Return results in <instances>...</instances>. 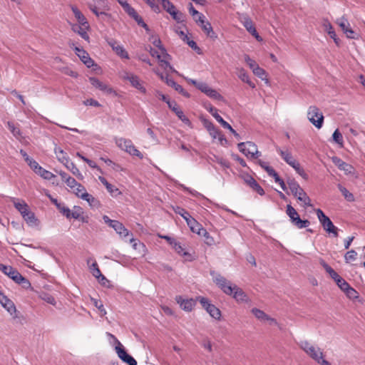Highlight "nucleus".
Wrapping results in <instances>:
<instances>
[{"label": "nucleus", "instance_id": "obj_1", "mask_svg": "<svg viewBox=\"0 0 365 365\" xmlns=\"http://www.w3.org/2000/svg\"><path fill=\"white\" fill-rule=\"evenodd\" d=\"M210 275L212 277L213 282L225 294L232 296L237 302H246L247 300V294L241 288L232 284L220 274L211 271Z\"/></svg>", "mask_w": 365, "mask_h": 365}, {"label": "nucleus", "instance_id": "obj_2", "mask_svg": "<svg viewBox=\"0 0 365 365\" xmlns=\"http://www.w3.org/2000/svg\"><path fill=\"white\" fill-rule=\"evenodd\" d=\"M299 347L313 360L320 365H331V364L324 359L323 351L320 348L311 344L308 341H301L299 343Z\"/></svg>", "mask_w": 365, "mask_h": 365}, {"label": "nucleus", "instance_id": "obj_3", "mask_svg": "<svg viewBox=\"0 0 365 365\" xmlns=\"http://www.w3.org/2000/svg\"><path fill=\"white\" fill-rule=\"evenodd\" d=\"M287 183L291 192L298 200L302 202L306 206L311 205L310 198L294 179L289 178Z\"/></svg>", "mask_w": 365, "mask_h": 365}, {"label": "nucleus", "instance_id": "obj_4", "mask_svg": "<svg viewBox=\"0 0 365 365\" xmlns=\"http://www.w3.org/2000/svg\"><path fill=\"white\" fill-rule=\"evenodd\" d=\"M237 147L239 150L248 158L257 159L262 155V153L258 150L256 144L251 141L240 143H238Z\"/></svg>", "mask_w": 365, "mask_h": 365}, {"label": "nucleus", "instance_id": "obj_5", "mask_svg": "<svg viewBox=\"0 0 365 365\" xmlns=\"http://www.w3.org/2000/svg\"><path fill=\"white\" fill-rule=\"evenodd\" d=\"M316 214L324 230L327 233L331 234L334 237H336L338 236V228L334 226L329 217L321 209H317Z\"/></svg>", "mask_w": 365, "mask_h": 365}, {"label": "nucleus", "instance_id": "obj_6", "mask_svg": "<svg viewBox=\"0 0 365 365\" xmlns=\"http://www.w3.org/2000/svg\"><path fill=\"white\" fill-rule=\"evenodd\" d=\"M68 46L75 51V53L88 68H91L93 66H96V64L94 63V61L89 56L88 52L85 51L82 47L77 46L74 41H70L68 42Z\"/></svg>", "mask_w": 365, "mask_h": 365}, {"label": "nucleus", "instance_id": "obj_7", "mask_svg": "<svg viewBox=\"0 0 365 365\" xmlns=\"http://www.w3.org/2000/svg\"><path fill=\"white\" fill-rule=\"evenodd\" d=\"M115 143L118 147L126 151L129 154L133 156H137L140 159H142L143 158V154L135 148V147L133 145L130 140L123 138H116Z\"/></svg>", "mask_w": 365, "mask_h": 365}, {"label": "nucleus", "instance_id": "obj_8", "mask_svg": "<svg viewBox=\"0 0 365 365\" xmlns=\"http://www.w3.org/2000/svg\"><path fill=\"white\" fill-rule=\"evenodd\" d=\"M108 335L110 337L113 338L117 344V346H115V351L118 354V356L125 363L128 364V365H136L137 361L136 360L129 355L126 351L125 350L123 346L121 344V343L113 336V334L108 333Z\"/></svg>", "mask_w": 365, "mask_h": 365}, {"label": "nucleus", "instance_id": "obj_9", "mask_svg": "<svg viewBox=\"0 0 365 365\" xmlns=\"http://www.w3.org/2000/svg\"><path fill=\"white\" fill-rule=\"evenodd\" d=\"M103 220L105 223L114 229V230L121 237H125L129 235V231L125 226L118 220H110L107 215H103Z\"/></svg>", "mask_w": 365, "mask_h": 365}, {"label": "nucleus", "instance_id": "obj_10", "mask_svg": "<svg viewBox=\"0 0 365 365\" xmlns=\"http://www.w3.org/2000/svg\"><path fill=\"white\" fill-rule=\"evenodd\" d=\"M240 21L245 27L247 31L251 34L257 41H261L262 38L258 34L252 19L247 14H242L240 16Z\"/></svg>", "mask_w": 365, "mask_h": 365}, {"label": "nucleus", "instance_id": "obj_11", "mask_svg": "<svg viewBox=\"0 0 365 365\" xmlns=\"http://www.w3.org/2000/svg\"><path fill=\"white\" fill-rule=\"evenodd\" d=\"M175 301L180 308L185 312H191L196 305V299L192 298L184 299L182 296H176Z\"/></svg>", "mask_w": 365, "mask_h": 365}, {"label": "nucleus", "instance_id": "obj_12", "mask_svg": "<svg viewBox=\"0 0 365 365\" xmlns=\"http://www.w3.org/2000/svg\"><path fill=\"white\" fill-rule=\"evenodd\" d=\"M89 82L93 87L102 91L103 92H104L106 93L115 94V91H113V89L112 88L109 87L108 85L103 83L102 81H101L99 79H98L96 77H90Z\"/></svg>", "mask_w": 365, "mask_h": 365}, {"label": "nucleus", "instance_id": "obj_13", "mask_svg": "<svg viewBox=\"0 0 365 365\" xmlns=\"http://www.w3.org/2000/svg\"><path fill=\"white\" fill-rule=\"evenodd\" d=\"M124 78L129 81L131 85L142 93H146L145 88L142 85L141 81L137 76L132 73H126Z\"/></svg>", "mask_w": 365, "mask_h": 365}, {"label": "nucleus", "instance_id": "obj_14", "mask_svg": "<svg viewBox=\"0 0 365 365\" xmlns=\"http://www.w3.org/2000/svg\"><path fill=\"white\" fill-rule=\"evenodd\" d=\"M71 26V30L78 34L82 38H83L87 42H90V37L89 35L87 33V31L89 29V27L87 26H83L80 24H72Z\"/></svg>", "mask_w": 365, "mask_h": 365}, {"label": "nucleus", "instance_id": "obj_15", "mask_svg": "<svg viewBox=\"0 0 365 365\" xmlns=\"http://www.w3.org/2000/svg\"><path fill=\"white\" fill-rule=\"evenodd\" d=\"M108 43L117 55L123 58H129L128 52L123 48L122 46L119 45L115 40L110 39L108 41Z\"/></svg>", "mask_w": 365, "mask_h": 365}, {"label": "nucleus", "instance_id": "obj_16", "mask_svg": "<svg viewBox=\"0 0 365 365\" xmlns=\"http://www.w3.org/2000/svg\"><path fill=\"white\" fill-rule=\"evenodd\" d=\"M276 151L279 153L281 158L291 167L295 163L297 160L292 156L291 152L288 150H284L279 147H276Z\"/></svg>", "mask_w": 365, "mask_h": 365}, {"label": "nucleus", "instance_id": "obj_17", "mask_svg": "<svg viewBox=\"0 0 365 365\" xmlns=\"http://www.w3.org/2000/svg\"><path fill=\"white\" fill-rule=\"evenodd\" d=\"M0 304L5 308L11 315L16 313V309L14 302L9 299L6 295H3L0 298Z\"/></svg>", "mask_w": 365, "mask_h": 365}, {"label": "nucleus", "instance_id": "obj_18", "mask_svg": "<svg viewBox=\"0 0 365 365\" xmlns=\"http://www.w3.org/2000/svg\"><path fill=\"white\" fill-rule=\"evenodd\" d=\"M11 279H13L16 283L21 285V287L24 289H29L31 287V284L29 279L23 277L18 270L14 272V274Z\"/></svg>", "mask_w": 365, "mask_h": 365}, {"label": "nucleus", "instance_id": "obj_19", "mask_svg": "<svg viewBox=\"0 0 365 365\" xmlns=\"http://www.w3.org/2000/svg\"><path fill=\"white\" fill-rule=\"evenodd\" d=\"M245 182L250 185L255 191H256L259 195H264V191L263 188L259 185V183L251 176L247 175L244 178Z\"/></svg>", "mask_w": 365, "mask_h": 365}, {"label": "nucleus", "instance_id": "obj_20", "mask_svg": "<svg viewBox=\"0 0 365 365\" xmlns=\"http://www.w3.org/2000/svg\"><path fill=\"white\" fill-rule=\"evenodd\" d=\"M71 11H73V15L78 23V24H80L83 26L89 27V24L86 18L76 6H71Z\"/></svg>", "mask_w": 365, "mask_h": 365}, {"label": "nucleus", "instance_id": "obj_21", "mask_svg": "<svg viewBox=\"0 0 365 365\" xmlns=\"http://www.w3.org/2000/svg\"><path fill=\"white\" fill-rule=\"evenodd\" d=\"M173 248L175 250L177 253L183 256L187 261H192L194 259L193 257L190 253L186 252L184 247L181 245V244L177 241H175L172 245Z\"/></svg>", "mask_w": 365, "mask_h": 365}, {"label": "nucleus", "instance_id": "obj_22", "mask_svg": "<svg viewBox=\"0 0 365 365\" xmlns=\"http://www.w3.org/2000/svg\"><path fill=\"white\" fill-rule=\"evenodd\" d=\"M252 313L255 315L256 318L261 321H269L270 324H277V322L275 319L269 317L265 312H264L262 310H260L257 308H253L252 309Z\"/></svg>", "mask_w": 365, "mask_h": 365}, {"label": "nucleus", "instance_id": "obj_23", "mask_svg": "<svg viewBox=\"0 0 365 365\" xmlns=\"http://www.w3.org/2000/svg\"><path fill=\"white\" fill-rule=\"evenodd\" d=\"M165 83L168 86L173 87L176 91L181 93L184 96L188 97L189 94L185 89L179 84H178L173 78H170L168 75L165 76Z\"/></svg>", "mask_w": 365, "mask_h": 365}, {"label": "nucleus", "instance_id": "obj_24", "mask_svg": "<svg viewBox=\"0 0 365 365\" xmlns=\"http://www.w3.org/2000/svg\"><path fill=\"white\" fill-rule=\"evenodd\" d=\"M91 260V259H88L87 260V264L89 266V269L93 277H95L97 279L101 278V280H106V277L101 274V272L98 268L97 262L94 260L93 262L90 265Z\"/></svg>", "mask_w": 365, "mask_h": 365}, {"label": "nucleus", "instance_id": "obj_25", "mask_svg": "<svg viewBox=\"0 0 365 365\" xmlns=\"http://www.w3.org/2000/svg\"><path fill=\"white\" fill-rule=\"evenodd\" d=\"M323 26L324 27L325 31L328 33L330 38H331L334 43L338 46L339 44V38L336 37V34L331 24V23L328 20H325L323 23Z\"/></svg>", "mask_w": 365, "mask_h": 365}, {"label": "nucleus", "instance_id": "obj_26", "mask_svg": "<svg viewBox=\"0 0 365 365\" xmlns=\"http://www.w3.org/2000/svg\"><path fill=\"white\" fill-rule=\"evenodd\" d=\"M7 127L15 138L21 142L24 139V136L20 128L16 126L15 124L11 121L7 122Z\"/></svg>", "mask_w": 365, "mask_h": 365}, {"label": "nucleus", "instance_id": "obj_27", "mask_svg": "<svg viewBox=\"0 0 365 365\" xmlns=\"http://www.w3.org/2000/svg\"><path fill=\"white\" fill-rule=\"evenodd\" d=\"M98 180L101 181V182L106 186L107 190L108 192H110L112 195H118L120 194V192L119 190L115 187L114 185L109 183L107 180L103 177L99 176Z\"/></svg>", "mask_w": 365, "mask_h": 365}, {"label": "nucleus", "instance_id": "obj_28", "mask_svg": "<svg viewBox=\"0 0 365 365\" xmlns=\"http://www.w3.org/2000/svg\"><path fill=\"white\" fill-rule=\"evenodd\" d=\"M66 168L69 170L74 175H76L78 179L82 180L83 178V175L79 171L78 168L76 166V165L71 162L69 159L66 160L63 163Z\"/></svg>", "mask_w": 365, "mask_h": 365}, {"label": "nucleus", "instance_id": "obj_29", "mask_svg": "<svg viewBox=\"0 0 365 365\" xmlns=\"http://www.w3.org/2000/svg\"><path fill=\"white\" fill-rule=\"evenodd\" d=\"M319 264L334 281L340 277L323 259H319Z\"/></svg>", "mask_w": 365, "mask_h": 365}, {"label": "nucleus", "instance_id": "obj_30", "mask_svg": "<svg viewBox=\"0 0 365 365\" xmlns=\"http://www.w3.org/2000/svg\"><path fill=\"white\" fill-rule=\"evenodd\" d=\"M290 221L292 223V225H294L298 229L307 227L310 225V222L308 220H302L299 215L294 217Z\"/></svg>", "mask_w": 365, "mask_h": 365}, {"label": "nucleus", "instance_id": "obj_31", "mask_svg": "<svg viewBox=\"0 0 365 365\" xmlns=\"http://www.w3.org/2000/svg\"><path fill=\"white\" fill-rule=\"evenodd\" d=\"M268 175L274 178V181L279 184L281 188L284 191H287V187L285 182H284V180L282 179H281L279 178V175L277 173V172L274 169H269V170H268Z\"/></svg>", "mask_w": 365, "mask_h": 365}, {"label": "nucleus", "instance_id": "obj_32", "mask_svg": "<svg viewBox=\"0 0 365 365\" xmlns=\"http://www.w3.org/2000/svg\"><path fill=\"white\" fill-rule=\"evenodd\" d=\"M202 28V29L205 32L207 36L210 37L211 38L215 39L217 38V36L216 34L213 31L212 27L210 22L205 21L202 24L200 25Z\"/></svg>", "mask_w": 365, "mask_h": 365}, {"label": "nucleus", "instance_id": "obj_33", "mask_svg": "<svg viewBox=\"0 0 365 365\" xmlns=\"http://www.w3.org/2000/svg\"><path fill=\"white\" fill-rule=\"evenodd\" d=\"M187 225L193 232H196L198 234V232H200L202 227L201 225L194 219L192 216L187 218V220H185Z\"/></svg>", "mask_w": 365, "mask_h": 365}, {"label": "nucleus", "instance_id": "obj_34", "mask_svg": "<svg viewBox=\"0 0 365 365\" xmlns=\"http://www.w3.org/2000/svg\"><path fill=\"white\" fill-rule=\"evenodd\" d=\"M24 220L26 221L28 225L31 227L38 226L39 224L38 219L36 217L34 212L32 211L26 214L24 217Z\"/></svg>", "mask_w": 365, "mask_h": 365}, {"label": "nucleus", "instance_id": "obj_35", "mask_svg": "<svg viewBox=\"0 0 365 365\" xmlns=\"http://www.w3.org/2000/svg\"><path fill=\"white\" fill-rule=\"evenodd\" d=\"M81 199L88 202L91 207H98L100 206L99 200L88 193H84V195H81Z\"/></svg>", "mask_w": 365, "mask_h": 365}, {"label": "nucleus", "instance_id": "obj_36", "mask_svg": "<svg viewBox=\"0 0 365 365\" xmlns=\"http://www.w3.org/2000/svg\"><path fill=\"white\" fill-rule=\"evenodd\" d=\"M238 77L243 81L247 83L251 88H255V84L250 80L248 73L243 68L240 69L238 72Z\"/></svg>", "mask_w": 365, "mask_h": 365}, {"label": "nucleus", "instance_id": "obj_37", "mask_svg": "<svg viewBox=\"0 0 365 365\" xmlns=\"http://www.w3.org/2000/svg\"><path fill=\"white\" fill-rule=\"evenodd\" d=\"M54 153L58 160L63 164L69 159L67 156V154L60 147H56L54 148Z\"/></svg>", "mask_w": 365, "mask_h": 365}, {"label": "nucleus", "instance_id": "obj_38", "mask_svg": "<svg viewBox=\"0 0 365 365\" xmlns=\"http://www.w3.org/2000/svg\"><path fill=\"white\" fill-rule=\"evenodd\" d=\"M209 133L212 137V138L218 139L221 144H222L224 141L227 142L226 138L224 137L223 135L221 134V133L216 127L212 128L210 131H209Z\"/></svg>", "mask_w": 365, "mask_h": 365}, {"label": "nucleus", "instance_id": "obj_39", "mask_svg": "<svg viewBox=\"0 0 365 365\" xmlns=\"http://www.w3.org/2000/svg\"><path fill=\"white\" fill-rule=\"evenodd\" d=\"M206 311L212 318L215 319H220L221 317L220 310L212 304H211V305L208 307Z\"/></svg>", "mask_w": 365, "mask_h": 365}, {"label": "nucleus", "instance_id": "obj_40", "mask_svg": "<svg viewBox=\"0 0 365 365\" xmlns=\"http://www.w3.org/2000/svg\"><path fill=\"white\" fill-rule=\"evenodd\" d=\"M339 190L344 197V198L349 202L354 201V196L352 193H351L345 187L342 186L341 184H338L337 185Z\"/></svg>", "mask_w": 365, "mask_h": 365}, {"label": "nucleus", "instance_id": "obj_41", "mask_svg": "<svg viewBox=\"0 0 365 365\" xmlns=\"http://www.w3.org/2000/svg\"><path fill=\"white\" fill-rule=\"evenodd\" d=\"M309 121L311 122L317 128H321L324 123V115H312L308 118Z\"/></svg>", "mask_w": 365, "mask_h": 365}, {"label": "nucleus", "instance_id": "obj_42", "mask_svg": "<svg viewBox=\"0 0 365 365\" xmlns=\"http://www.w3.org/2000/svg\"><path fill=\"white\" fill-rule=\"evenodd\" d=\"M16 270V269L12 267L11 266L5 265L0 263V271H1L4 274L10 278L12 277V276L14 274V272Z\"/></svg>", "mask_w": 365, "mask_h": 365}, {"label": "nucleus", "instance_id": "obj_43", "mask_svg": "<svg viewBox=\"0 0 365 365\" xmlns=\"http://www.w3.org/2000/svg\"><path fill=\"white\" fill-rule=\"evenodd\" d=\"M11 201L14 203L15 208L21 213L24 210L28 208V205L26 203L24 200L19 201V200L12 197Z\"/></svg>", "mask_w": 365, "mask_h": 365}, {"label": "nucleus", "instance_id": "obj_44", "mask_svg": "<svg viewBox=\"0 0 365 365\" xmlns=\"http://www.w3.org/2000/svg\"><path fill=\"white\" fill-rule=\"evenodd\" d=\"M36 174L40 175L41 178H43L45 180H51L52 178H53L55 177V175L51 172L44 169L41 166L37 171Z\"/></svg>", "mask_w": 365, "mask_h": 365}, {"label": "nucleus", "instance_id": "obj_45", "mask_svg": "<svg viewBox=\"0 0 365 365\" xmlns=\"http://www.w3.org/2000/svg\"><path fill=\"white\" fill-rule=\"evenodd\" d=\"M169 14L178 23H182L184 21V14L182 12L177 11L176 9L173 11L172 10Z\"/></svg>", "mask_w": 365, "mask_h": 365}, {"label": "nucleus", "instance_id": "obj_46", "mask_svg": "<svg viewBox=\"0 0 365 365\" xmlns=\"http://www.w3.org/2000/svg\"><path fill=\"white\" fill-rule=\"evenodd\" d=\"M199 235H202L205 237V243L207 245H212L215 243L214 238L210 235L208 232L202 227V229L198 232Z\"/></svg>", "mask_w": 365, "mask_h": 365}, {"label": "nucleus", "instance_id": "obj_47", "mask_svg": "<svg viewBox=\"0 0 365 365\" xmlns=\"http://www.w3.org/2000/svg\"><path fill=\"white\" fill-rule=\"evenodd\" d=\"M336 24L339 26V27L341 29L344 33H345L346 31L348 30L350 26V24L349 23L348 20L344 16L337 19Z\"/></svg>", "mask_w": 365, "mask_h": 365}, {"label": "nucleus", "instance_id": "obj_48", "mask_svg": "<svg viewBox=\"0 0 365 365\" xmlns=\"http://www.w3.org/2000/svg\"><path fill=\"white\" fill-rule=\"evenodd\" d=\"M162 5L164 10L168 14L175 8V5L170 0H158Z\"/></svg>", "mask_w": 365, "mask_h": 365}, {"label": "nucleus", "instance_id": "obj_49", "mask_svg": "<svg viewBox=\"0 0 365 365\" xmlns=\"http://www.w3.org/2000/svg\"><path fill=\"white\" fill-rule=\"evenodd\" d=\"M173 210L176 214L180 215L185 220H187V218L191 216L185 209L179 206L174 207Z\"/></svg>", "mask_w": 365, "mask_h": 365}, {"label": "nucleus", "instance_id": "obj_50", "mask_svg": "<svg viewBox=\"0 0 365 365\" xmlns=\"http://www.w3.org/2000/svg\"><path fill=\"white\" fill-rule=\"evenodd\" d=\"M83 214V208L80 206H74L73 210H71V218L80 219L81 216Z\"/></svg>", "mask_w": 365, "mask_h": 365}, {"label": "nucleus", "instance_id": "obj_51", "mask_svg": "<svg viewBox=\"0 0 365 365\" xmlns=\"http://www.w3.org/2000/svg\"><path fill=\"white\" fill-rule=\"evenodd\" d=\"M40 298L47 302L48 304L56 305V302L55 298L48 293L43 292L40 294Z\"/></svg>", "mask_w": 365, "mask_h": 365}, {"label": "nucleus", "instance_id": "obj_52", "mask_svg": "<svg viewBox=\"0 0 365 365\" xmlns=\"http://www.w3.org/2000/svg\"><path fill=\"white\" fill-rule=\"evenodd\" d=\"M73 192L78 197L81 198V195H84V193H88L86 192V190L85 187L81 185V183H78V185L72 190Z\"/></svg>", "mask_w": 365, "mask_h": 365}, {"label": "nucleus", "instance_id": "obj_53", "mask_svg": "<svg viewBox=\"0 0 365 365\" xmlns=\"http://www.w3.org/2000/svg\"><path fill=\"white\" fill-rule=\"evenodd\" d=\"M357 257V252L351 250L350 251H348L345 255H344V259L346 263H349L351 261H354L356 259Z\"/></svg>", "mask_w": 365, "mask_h": 365}, {"label": "nucleus", "instance_id": "obj_54", "mask_svg": "<svg viewBox=\"0 0 365 365\" xmlns=\"http://www.w3.org/2000/svg\"><path fill=\"white\" fill-rule=\"evenodd\" d=\"M292 167L304 179H307V177H308L307 174L304 172V169L302 168H301L300 164L299 163V162L297 160L295 162V163L294 165H292Z\"/></svg>", "mask_w": 365, "mask_h": 365}, {"label": "nucleus", "instance_id": "obj_55", "mask_svg": "<svg viewBox=\"0 0 365 365\" xmlns=\"http://www.w3.org/2000/svg\"><path fill=\"white\" fill-rule=\"evenodd\" d=\"M180 187L183 189V190L188 192L190 194H191L192 196H194L195 197L205 199V197L202 194L198 192L197 191H196L195 190L187 187L183 185H180Z\"/></svg>", "mask_w": 365, "mask_h": 365}, {"label": "nucleus", "instance_id": "obj_56", "mask_svg": "<svg viewBox=\"0 0 365 365\" xmlns=\"http://www.w3.org/2000/svg\"><path fill=\"white\" fill-rule=\"evenodd\" d=\"M332 138L335 143H336L337 144H339L341 146L343 145V143H344L343 136H342L341 133L339 131L338 129L335 130V131L334 132V133L332 135Z\"/></svg>", "mask_w": 365, "mask_h": 365}, {"label": "nucleus", "instance_id": "obj_57", "mask_svg": "<svg viewBox=\"0 0 365 365\" xmlns=\"http://www.w3.org/2000/svg\"><path fill=\"white\" fill-rule=\"evenodd\" d=\"M153 43L155 46L158 47L160 50L162 55L164 57H170V55L167 53L166 49L163 46L160 38L155 39Z\"/></svg>", "mask_w": 365, "mask_h": 365}, {"label": "nucleus", "instance_id": "obj_58", "mask_svg": "<svg viewBox=\"0 0 365 365\" xmlns=\"http://www.w3.org/2000/svg\"><path fill=\"white\" fill-rule=\"evenodd\" d=\"M57 208L60 211L61 213H62L64 216H66V218L71 219V210L66 207L64 205H57Z\"/></svg>", "mask_w": 365, "mask_h": 365}, {"label": "nucleus", "instance_id": "obj_59", "mask_svg": "<svg viewBox=\"0 0 365 365\" xmlns=\"http://www.w3.org/2000/svg\"><path fill=\"white\" fill-rule=\"evenodd\" d=\"M344 292L349 299H354L359 297L358 292L354 288L351 287L350 285L347 289H345Z\"/></svg>", "mask_w": 365, "mask_h": 365}, {"label": "nucleus", "instance_id": "obj_60", "mask_svg": "<svg viewBox=\"0 0 365 365\" xmlns=\"http://www.w3.org/2000/svg\"><path fill=\"white\" fill-rule=\"evenodd\" d=\"M335 282L336 283L337 286L342 290L344 291L345 289H347L349 284V283L343 279L341 277H339Z\"/></svg>", "mask_w": 365, "mask_h": 365}, {"label": "nucleus", "instance_id": "obj_61", "mask_svg": "<svg viewBox=\"0 0 365 365\" xmlns=\"http://www.w3.org/2000/svg\"><path fill=\"white\" fill-rule=\"evenodd\" d=\"M168 106V107L173 111L175 113V114H182V112L180 111L179 109H178V104L176 103L175 101H171V100H168L167 103H166Z\"/></svg>", "mask_w": 365, "mask_h": 365}, {"label": "nucleus", "instance_id": "obj_62", "mask_svg": "<svg viewBox=\"0 0 365 365\" xmlns=\"http://www.w3.org/2000/svg\"><path fill=\"white\" fill-rule=\"evenodd\" d=\"M207 96L215 100L222 99V96L215 89L210 88L209 91L206 93Z\"/></svg>", "mask_w": 365, "mask_h": 365}, {"label": "nucleus", "instance_id": "obj_63", "mask_svg": "<svg viewBox=\"0 0 365 365\" xmlns=\"http://www.w3.org/2000/svg\"><path fill=\"white\" fill-rule=\"evenodd\" d=\"M338 168L341 170H344L346 174L351 173L353 170V167L345 162L338 164Z\"/></svg>", "mask_w": 365, "mask_h": 365}, {"label": "nucleus", "instance_id": "obj_64", "mask_svg": "<svg viewBox=\"0 0 365 365\" xmlns=\"http://www.w3.org/2000/svg\"><path fill=\"white\" fill-rule=\"evenodd\" d=\"M286 213L290 218V220L299 215L296 210L291 205H287Z\"/></svg>", "mask_w": 365, "mask_h": 365}]
</instances>
